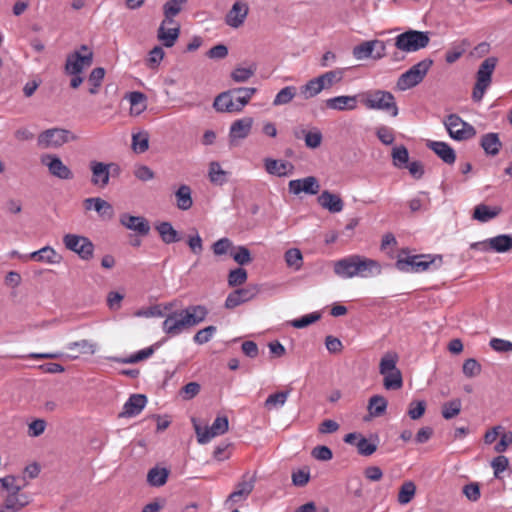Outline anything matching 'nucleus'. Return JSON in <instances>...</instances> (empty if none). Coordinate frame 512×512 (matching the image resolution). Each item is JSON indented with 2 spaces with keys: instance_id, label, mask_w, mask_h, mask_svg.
Instances as JSON below:
<instances>
[{
  "instance_id": "obj_57",
  "label": "nucleus",
  "mask_w": 512,
  "mask_h": 512,
  "mask_svg": "<svg viewBox=\"0 0 512 512\" xmlns=\"http://www.w3.org/2000/svg\"><path fill=\"white\" fill-rule=\"evenodd\" d=\"M233 242L229 238H221L212 245L213 253L216 256H222L232 252Z\"/></svg>"
},
{
  "instance_id": "obj_61",
  "label": "nucleus",
  "mask_w": 512,
  "mask_h": 512,
  "mask_svg": "<svg viewBox=\"0 0 512 512\" xmlns=\"http://www.w3.org/2000/svg\"><path fill=\"white\" fill-rule=\"evenodd\" d=\"M322 133L319 129L314 128L305 134V145L308 148L316 149L318 148L322 143Z\"/></svg>"
},
{
  "instance_id": "obj_3",
  "label": "nucleus",
  "mask_w": 512,
  "mask_h": 512,
  "mask_svg": "<svg viewBox=\"0 0 512 512\" xmlns=\"http://www.w3.org/2000/svg\"><path fill=\"white\" fill-rule=\"evenodd\" d=\"M257 92L254 87H240L220 93L214 100L213 107L222 113H238L249 103Z\"/></svg>"
},
{
  "instance_id": "obj_24",
  "label": "nucleus",
  "mask_w": 512,
  "mask_h": 512,
  "mask_svg": "<svg viewBox=\"0 0 512 512\" xmlns=\"http://www.w3.org/2000/svg\"><path fill=\"white\" fill-rule=\"evenodd\" d=\"M356 95H341L329 98L325 101L326 107L337 111H352L357 108Z\"/></svg>"
},
{
  "instance_id": "obj_17",
  "label": "nucleus",
  "mask_w": 512,
  "mask_h": 512,
  "mask_svg": "<svg viewBox=\"0 0 512 512\" xmlns=\"http://www.w3.org/2000/svg\"><path fill=\"white\" fill-rule=\"evenodd\" d=\"M42 163L48 167L51 175L59 179L70 180L73 178V173L70 168L56 155L43 156Z\"/></svg>"
},
{
  "instance_id": "obj_50",
  "label": "nucleus",
  "mask_w": 512,
  "mask_h": 512,
  "mask_svg": "<svg viewBox=\"0 0 512 512\" xmlns=\"http://www.w3.org/2000/svg\"><path fill=\"white\" fill-rule=\"evenodd\" d=\"M256 72V66L253 64L249 67H236L231 72V78L236 83L247 82Z\"/></svg>"
},
{
  "instance_id": "obj_26",
  "label": "nucleus",
  "mask_w": 512,
  "mask_h": 512,
  "mask_svg": "<svg viewBox=\"0 0 512 512\" xmlns=\"http://www.w3.org/2000/svg\"><path fill=\"white\" fill-rule=\"evenodd\" d=\"M28 503L29 499L25 494L11 492L0 506V512H18L28 505Z\"/></svg>"
},
{
  "instance_id": "obj_28",
  "label": "nucleus",
  "mask_w": 512,
  "mask_h": 512,
  "mask_svg": "<svg viewBox=\"0 0 512 512\" xmlns=\"http://www.w3.org/2000/svg\"><path fill=\"white\" fill-rule=\"evenodd\" d=\"M264 167L268 174L278 177L287 176L293 170V165L288 161L276 160L273 158H266L264 160Z\"/></svg>"
},
{
  "instance_id": "obj_21",
  "label": "nucleus",
  "mask_w": 512,
  "mask_h": 512,
  "mask_svg": "<svg viewBox=\"0 0 512 512\" xmlns=\"http://www.w3.org/2000/svg\"><path fill=\"white\" fill-rule=\"evenodd\" d=\"M89 168L92 173V176H91L92 185L102 188V189L105 188L109 184V181H110L109 169L107 167V163L93 160V161H90Z\"/></svg>"
},
{
  "instance_id": "obj_36",
  "label": "nucleus",
  "mask_w": 512,
  "mask_h": 512,
  "mask_svg": "<svg viewBox=\"0 0 512 512\" xmlns=\"http://www.w3.org/2000/svg\"><path fill=\"white\" fill-rule=\"evenodd\" d=\"M169 471L166 468L154 467L147 474V481L151 486L161 487L168 479Z\"/></svg>"
},
{
  "instance_id": "obj_44",
  "label": "nucleus",
  "mask_w": 512,
  "mask_h": 512,
  "mask_svg": "<svg viewBox=\"0 0 512 512\" xmlns=\"http://www.w3.org/2000/svg\"><path fill=\"white\" fill-rule=\"evenodd\" d=\"M154 351H155V346L153 345V346L144 348V349L130 355L129 357L114 358V360L119 363L133 364V363H137L139 361H142V360H145V359L151 357L153 355Z\"/></svg>"
},
{
  "instance_id": "obj_40",
  "label": "nucleus",
  "mask_w": 512,
  "mask_h": 512,
  "mask_svg": "<svg viewBox=\"0 0 512 512\" xmlns=\"http://www.w3.org/2000/svg\"><path fill=\"white\" fill-rule=\"evenodd\" d=\"M462 401L459 398L452 399L442 405L441 414L444 419L450 420L460 414Z\"/></svg>"
},
{
  "instance_id": "obj_55",
  "label": "nucleus",
  "mask_w": 512,
  "mask_h": 512,
  "mask_svg": "<svg viewBox=\"0 0 512 512\" xmlns=\"http://www.w3.org/2000/svg\"><path fill=\"white\" fill-rule=\"evenodd\" d=\"M352 54L355 59L363 60L367 58H373V51L370 41H364L361 44L353 48Z\"/></svg>"
},
{
  "instance_id": "obj_20",
  "label": "nucleus",
  "mask_w": 512,
  "mask_h": 512,
  "mask_svg": "<svg viewBox=\"0 0 512 512\" xmlns=\"http://www.w3.org/2000/svg\"><path fill=\"white\" fill-rule=\"evenodd\" d=\"M147 397L144 394H132L119 413L120 418H130L139 415L145 408Z\"/></svg>"
},
{
  "instance_id": "obj_43",
  "label": "nucleus",
  "mask_w": 512,
  "mask_h": 512,
  "mask_svg": "<svg viewBox=\"0 0 512 512\" xmlns=\"http://www.w3.org/2000/svg\"><path fill=\"white\" fill-rule=\"evenodd\" d=\"M209 180L215 185H223L227 182V172L221 168V165L214 161L209 165Z\"/></svg>"
},
{
  "instance_id": "obj_10",
  "label": "nucleus",
  "mask_w": 512,
  "mask_h": 512,
  "mask_svg": "<svg viewBox=\"0 0 512 512\" xmlns=\"http://www.w3.org/2000/svg\"><path fill=\"white\" fill-rule=\"evenodd\" d=\"M192 422L200 444L210 442L212 438L226 433L229 428V421L226 416H218L210 427H202L196 418H193Z\"/></svg>"
},
{
  "instance_id": "obj_58",
  "label": "nucleus",
  "mask_w": 512,
  "mask_h": 512,
  "mask_svg": "<svg viewBox=\"0 0 512 512\" xmlns=\"http://www.w3.org/2000/svg\"><path fill=\"white\" fill-rule=\"evenodd\" d=\"M25 484H20L15 476L9 475L4 478H0V488L11 492H20Z\"/></svg>"
},
{
  "instance_id": "obj_52",
  "label": "nucleus",
  "mask_w": 512,
  "mask_h": 512,
  "mask_svg": "<svg viewBox=\"0 0 512 512\" xmlns=\"http://www.w3.org/2000/svg\"><path fill=\"white\" fill-rule=\"evenodd\" d=\"M67 348L69 350L78 349L81 354L93 355L96 352V344L87 339L70 342L68 343Z\"/></svg>"
},
{
  "instance_id": "obj_62",
  "label": "nucleus",
  "mask_w": 512,
  "mask_h": 512,
  "mask_svg": "<svg viewBox=\"0 0 512 512\" xmlns=\"http://www.w3.org/2000/svg\"><path fill=\"white\" fill-rule=\"evenodd\" d=\"M463 373L467 377H474L480 374L481 365L474 358L467 359L463 364Z\"/></svg>"
},
{
  "instance_id": "obj_1",
  "label": "nucleus",
  "mask_w": 512,
  "mask_h": 512,
  "mask_svg": "<svg viewBox=\"0 0 512 512\" xmlns=\"http://www.w3.org/2000/svg\"><path fill=\"white\" fill-rule=\"evenodd\" d=\"M334 273L340 278L347 279L355 276L370 277L381 273L380 264L360 255H350L339 259L333 264Z\"/></svg>"
},
{
  "instance_id": "obj_48",
  "label": "nucleus",
  "mask_w": 512,
  "mask_h": 512,
  "mask_svg": "<svg viewBox=\"0 0 512 512\" xmlns=\"http://www.w3.org/2000/svg\"><path fill=\"white\" fill-rule=\"evenodd\" d=\"M297 89L295 86H286L282 88L273 100L274 106H281L290 103L296 96Z\"/></svg>"
},
{
  "instance_id": "obj_23",
  "label": "nucleus",
  "mask_w": 512,
  "mask_h": 512,
  "mask_svg": "<svg viewBox=\"0 0 512 512\" xmlns=\"http://www.w3.org/2000/svg\"><path fill=\"white\" fill-rule=\"evenodd\" d=\"M427 147L432 150L444 163L452 165L456 160V153L454 149L442 141H428Z\"/></svg>"
},
{
  "instance_id": "obj_34",
  "label": "nucleus",
  "mask_w": 512,
  "mask_h": 512,
  "mask_svg": "<svg viewBox=\"0 0 512 512\" xmlns=\"http://www.w3.org/2000/svg\"><path fill=\"white\" fill-rule=\"evenodd\" d=\"M156 230L165 244H172L181 240L179 233L170 222H161L156 226Z\"/></svg>"
},
{
  "instance_id": "obj_30",
  "label": "nucleus",
  "mask_w": 512,
  "mask_h": 512,
  "mask_svg": "<svg viewBox=\"0 0 512 512\" xmlns=\"http://www.w3.org/2000/svg\"><path fill=\"white\" fill-rule=\"evenodd\" d=\"M180 35V25L175 24L174 27H164L160 25L157 31V38L163 46L170 48L174 46Z\"/></svg>"
},
{
  "instance_id": "obj_4",
  "label": "nucleus",
  "mask_w": 512,
  "mask_h": 512,
  "mask_svg": "<svg viewBox=\"0 0 512 512\" xmlns=\"http://www.w3.org/2000/svg\"><path fill=\"white\" fill-rule=\"evenodd\" d=\"M362 102L366 108L384 111L392 117H396L399 113L395 97L389 91H368L363 94Z\"/></svg>"
},
{
  "instance_id": "obj_31",
  "label": "nucleus",
  "mask_w": 512,
  "mask_h": 512,
  "mask_svg": "<svg viewBox=\"0 0 512 512\" xmlns=\"http://www.w3.org/2000/svg\"><path fill=\"white\" fill-rule=\"evenodd\" d=\"M502 212V208L499 206L490 207L485 204H478L475 206L473 211V219L486 223L496 218Z\"/></svg>"
},
{
  "instance_id": "obj_49",
  "label": "nucleus",
  "mask_w": 512,
  "mask_h": 512,
  "mask_svg": "<svg viewBox=\"0 0 512 512\" xmlns=\"http://www.w3.org/2000/svg\"><path fill=\"white\" fill-rule=\"evenodd\" d=\"M323 90V86L315 77L300 87V94L303 96L304 99H309L317 96Z\"/></svg>"
},
{
  "instance_id": "obj_46",
  "label": "nucleus",
  "mask_w": 512,
  "mask_h": 512,
  "mask_svg": "<svg viewBox=\"0 0 512 512\" xmlns=\"http://www.w3.org/2000/svg\"><path fill=\"white\" fill-rule=\"evenodd\" d=\"M416 493V485L412 481H406L404 482L398 493V502L401 505L408 504L415 496Z\"/></svg>"
},
{
  "instance_id": "obj_16",
  "label": "nucleus",
  "mask_w": 512,
  "mask_h": 512,
  "mask_svg": "<svg viewBox=\"0 0 512 512\" xmlns=\"http://www.w3.org/2000/svg\"><path fill=\"white\" fill-rule=\"evenodd\" d=\"M257 294L258 288L253 285L236 289L228 294L224 306L227 309H234L235 307L252 300Z\"/></svg>"
},
{
  "instance_id": "obj_60",
  "label": "nucleus",
  "mask_w": 512,
  "mask_h": 512,
  "mask_svg": "<svg viewBox=\"0 0 512 512\" xmlns=\"http://www.w3.org/2000/svg\"><path fill=\"white\" fill-rule=\"evenodd\" d=\"M392 158L395 166L402 167L406 165L409 161V153L407 148L404 146L393 148Z\"/></svg>"
},
{
  "instance_id": "obj_13",
  "label": "nucleus",
  "mask_w": 512,
  "mask_h": 512,
  "mask_svg": "<svg viewBox=\"0 0 512 512\" xmlns=\"http://www.w3.org/2000/svg\"><path fill=\"white\" fill-rule=\"evenodd\" d=\"M76 137L66 129L52 128L45 130L38 136V145L42 148L60 147Z\"/></svg>"
},
{
  "instance_id": "obj_7",
  "label": "nucleus",
  "mask_w": 512,
  "mask_h": 512,
  "mask_svg": "<svg viewBox=\"0 0 512 512\" xmlns=\"http://www.w3.org/2000/svg\"><path fill=\"white\" fill-rule=\"evenodd\" d=\"M428 32L409 30L395 38V46L404 52H416L429 44Z\"/></svg>"
},
{
  "instance_id": "obj_18",
  "label": "nucleus",
  "mask_w": 512,
  "mask_h": 512,
  "mask_svg": "<svg viewBox=\"0 0 512 512\" xmlns=\"http://www.w3.org/2000/svg\"><path fill=\"white\" fill-rule=\"evenodd\" d=\"M289 192L295 195L304 192L306 194L315 195L320 190V184L316 177L308 176L302 179L291 180L288 183Z\"/></svg>"
},
{
  "instance_id": "obj_29",
  "label": "nucleus",
  "mask_w": 512,
  "mask_h": 512,
  "mask_svg": "<svg viewBox=\"0 0 512 512\" xmlns=\"http://www.w3.org/2000/svg\"><path fill=\"white\" fill-rule=\"evenodd\" d=\"M28 258L49 264H59L62 260L61 255L51 246H45L38 251L30 253Z\"/></svg>"
},
{
  "instance_id": "obj_22",
  "label": "nucleus",
  "mask_w": 512,
  "mask_h": 512,
  "mask_svg": "<svg viewBox=\"0 0 512 512\" xmlns=\"http://www.w3.org/2000/svg\"><path fill=\"white\" fill-rule=\"evenodd\" d=\"M120 223L125 228L137 232L139 235H147L150 231L149 222L142 216H132L124 213L120 216Z\"/></svg>"
},
{
  "instance_id": "obj_53",
  "label": "nucleus",
  "mask_w": 512,
  "mask_h": 512,
  "mask_svg": "<svg viewBox=\"0 0 512 512\" xmlns=\"http://www.w3.org/2000/svg\"><path fill=\"white\" fill-rule=\"evenodd\" d=\"M321 318V314L319 312H313L310 314L303 315L300 318L294 319L290 322L291 326L297 329L305 328L315 322H317Z\"/></svg>"
},
{
  "instance_id": "obj_56",
  "label": "nucleus",
  "mask_w": 512,
  "mask_h": 512,
  "mask_svg": "<svg viewBox=\"0 0 512 512\" xmlns=\"http://www.w3.org/2000/svg\"><path fill=\"white\" fill-rule=\"evenodd\" d=\"M230 255L239 265H247L252 262L250 251L245 246H238L234 252H230Z\"/></svg>"
},
{
  "instance_id": "obj_5",
  "label": "nucleus",
  "mask_w": 512,
  "mask_h": 512,
  "mask_svg": "<svg viewBox=\"0 0 512 512\" xmlns=\"http://www.w3.org/2000/svg\"><path fill=\"white\" fill-rule=\"evenodd\" d=\"M442 264L441 256H431V255H412L401 257L399 256L396 261V268L402 272H423L428 270L431 267L439 268Z\"/></svg>"
},
{
  "instance_id": "obj_9",
  "label": "nucleus",
  "mask_w": 512,
  "mask_h": 512,
  "mask_svg": "<svg viewBox=\"0 0 512 512\" xmlns=\"http://www.w3.org/2000/svg\"><path fill=\"white\" fill-rule=\"evenodd\" d=\"M497 59L495 57L486 58L477 71V80L472 92V98L475 102H480L486 89L491 83L492 73L496 67Z\"/></svg>"
},
{
  "instance_id": "obj_51",
  "label": "nucleus",
  "mask_w": 512,
  "mask_h": 512,
  "mask_svg": "<svg viewBox=\"0 0 512 512\" xmlns=\"http://www.w3.org/2000/svg\"><path fill=\"white\" fill-rule=\"evenodd\" d=\"M289 393H290L289 391H281V392H277V393L269 395L264 402V406L268 410H271L273 408H280V407L284 406V404L286 403V401L288 399Z\"/></svg>"
},
{
  "instance_id": "obj_33",
  "label": "nucleus",
  "mask_w": 512,
  "mask_h": 512,
  "mask_svg": "<svg viewBox=\"0 0 512 512\" xmlns=\"http://www.w3.org/2000/svg\"><path fill=\"white\" fill-rule=\"evenodd\" d=\"M176 206L178 209L186 211L189 210L193 205L192 190L186 185L182 184L175 192Z\"/></svg>"
},
{
  "instance_id": "obj_19",
  "label": "nucleus",
  "mask_w": 512,
  "mask_h": 512,
  "mask_svg": "<svg viewBox=\"0 0 512 512\" xmlns=\"http://www.w3.org/2000/svg\"><path fill=\"white\" fill-rule=\"evenodd\" d=\"M85 210H94L98 213L99 217L103 220H111L114 216L113 206L106 200L100 197H90L83 201Z\"/></svg>"
},
{
  "instance_id": "obj_37",
  "label": "nucleus",
  "mask_w": 512,
  "mask_h": 512,
  "mask_svg": "<svg viewBox=\"0 0 512 512\" xmlns=\"http://www.w3.org/2000/svg\"><path fill=\"white\" fill-rule=\"evenodd\" d=\"M344 74L343 69H335L321 74L316 77L319 83L323 86V89L331 88L335 83H338L342 80Z\"/></svg>"
},
{
  "instance_id": "obj_15",
  "label": "nucleus",
  "mask_w": 512,
  "mask_h": 512,
  "mask_svg": "<svg viewBox=\"0 0 512 512\" xmlns=\"http://www.w3.org/2000/svg\"><path fill=\"white\" fill-rule=\"evenodd\" d=\"M248 13L249 5L243 1H236L225 16V23L229 27L237 29L244 24Z\"/></svg>"
},
{
  "instance_id": "obj_59",
  "label": "nucleus",
  "mask_w": 512,
  "mask_h": 512,
  "mask_svg": "<svg viewBox=\"0 0 512 512\" xmlns=\"http://www.w3.org/2000/svg\"><path fill=\"white\" fill-rule=\"evenodd\" d=\"M426 411V402L423 400L420 401H412L408 407V416L412 420L420 419Z\"/></svg>"
},
{
  "instance_id": "obj_38",
  "label": "nucleus",
  "mask_w": 512,
  "mask_h": 512,
  "mask_svg": "<svg viewBox=\"0 0 512 512\" xmlns=\"http://www.w3.org/2000/svg\"><path fill=\"white\" fill-rule=\"evenodd\" d=\"M398 362V355L394 352H387L383 355L379 363V373L386 375L388 372L398 370L396 364Z\"/></svg>"
},
{
  "instance_id": "obj_11",
  "label": "nucleus",
  "mask_w": 512,
  "mask_h": 512,
  "mask_svg": "<svg viewBox=\"0 0 512 512\" xmlns=\"http://www.w3.org/2000/svg\"><path fill=\"white\" fill-rule=\"evenodd\" d=\"M444 125L449 136L457 141L468 140L476 135L475 128L457 114L448 115L444 120Z\"/></svg>"
},
{
  "instance_id": "obj_63",
  "label": "nucleus",
  "mask_w": 512,
  "mask_h": 512,
  "mask_svg": "<svg viewBox=\"0 0 512 512\" xmlns=\"http://www.w3.org/2000/svg\"><path fill=\"white\" fill-rule=\"evenodd\" d=\"M489 345L494 351L499 353L512 352V342L505 339L492 338Z\"/></svg>"
},
{
  "instance_id": "obj_35",
  "label": "nucleus",
  "mask_w": 512,
  "mask_h": 512,
  "mask_svg": "<svg viewBox=\"0 0 512 512\" xmlns=\"http://www.w3.org/2000/svg\"><path fill=\"white\" fill-rule=\"evenodd\" d=\"M485 243H487L493 251L504 253L512 248V237L507 234H502L488 239Z\"/></svg>"
},
{
  "instance_id": "obj_27",
  "label": "nucleus",
  "mask_w": 512,
  "mask_h": 512,
  "mask_svg": "<svg viewBox=\"0 0 512 512\" xmlns=\"http://www.w3.org/2000/svg\"><path fill=\"white\" fill-rule=\"evenodd\" d=\"M317 200L322 208L327 209L331 213H339L343 210L344 207V203L341 197L337 194L331 193L328 190H324L318 196Z\"/></svg>"
},
{
  "instance_id": "obj_8",
  "label": "nucleus",
  "mask_w": 512,
  "mask_h": 512,
  "mask_svg": "<svg viewBox=\"0 0 512 512\" xmlns=\"http://www.w3.org/2000/svg\"><path fill=\"white\" fill-rule=\"evenodd\" d=\"M63 244L67 250L77 254L84 261L93 258L95 246L86 236L67 233L63 236Z\"/></svg>"
},
{
  "instance_id": "obj_12",
  "label": "nucleus",
  "mask_w": 512,
  "mask_h": 512,
  "mask_svg": "<svg viewBox=\"0 0 512 512\" xmlns=\"http://www.w3.org/2000/svg\"><path fill=\"white\" fill-rule=\"evenodd\" d=\"M93 52L91 49L82 45L79 50L69 54L65 63L66 74H81L85 68L92 65Z\"/></svg>"
},
{
  "instance_id": "obj_14",
  "label": "nucleus",
  "mask_w": 512,
  "mask_h": 512,
  "mask_svg": "<svg viewBox=\"0 0 512 512\" xmlns=\"http://www.w3.org/2000/svg\"><path fill=\"white\" fill-rule=\"evenodd\" d=\"M253 123L252 117H243L235 120L229 129L230 145L235 146L240 140L247 138L251 133Z\"/></svg>"
},
{
  "instance_id": "obj_39",
  "label": "nucleus",
  "mask_w": 512,
  "mask_h": 512,
  "mask_svg": "<svg viewBox=\"0 0 512 512\" xmlns=\"http://www.w3.org/2000/svg\"><path fill=\"white\" fill-rule=\"evenodd\" d=\"M149 148V133L147 131H139L132 134V149L135 153H144Z\"/></svg>"
},
{
  "instance_id": "obj_25",
  "label": "nucleus",
  "mask_w": 512,
  "mask_h": 512,
  "mask_svg": "<svg viewBox=\"0 0 512 512\" xmlns=\"http://www.w3.org/2000/svg\"><path fill=\"white\" fill-rule=\"evenodd\" d=\"M255 478L248 477V474L243 476V480L236 485L235 490L229 495L227 502L236 503L241 499H246L254 489Z\"/></svg>"
},
{
  "instance_id": "obj_45",
  "label": "nucleus",
  "mask_w": 512,
  "mask_h": 512,
  "mask_svg": "<svg viewBox=\"0 0 512 512\" xmlns=\"http://www.w3.org/2000/svg\"><path fill=\"white\" fill-rule=\"evenodd\" d=\"M284 259L288 267L295 271L301 269L303 265V256L298 248H290L284 254Z\"/></svg>"
},
{
  "instance_id": "obj_2",
  "label": "nucleus",
  "mask_w": 512,
  "mask_h": 512,
  "mask_svg": "<svg viewBox=\"0 0 512 512\" xmlns=\"http://www.w3.org/2000/svg\"><path fill=\"white\" fill-rule=\"evenodd\" d=\"M207 309L204 306H190L184 310L167 315L162 324L163 331L171 336L180 334L184 329L204 321Z\"/></svg>"
},
{
  "instance_id": "obj_64",
  "label": "nucleus",
  "mask_w": 512,
  "mask_h": 512,
  "mask_svg": "<svg viewBox=\"0 0 512 512\" xmlns=\"http://www.w3.org/2000/svg\"><path fill=\"white\" fill-rule=\"evenodd\" d=\"M133 174L138 180L143 182L150 181L155 177L154 171L147 165L136 166Z\"/></svg>"
},
{
  "instance_id": "obj_32",
  "label": "nucleus",
  "mask_w": 512,
  "mask_h": 512,
  "mask_svg": "<svg viewBox=\"0 0 512 512\" xmlns=\"http://www.w3.org/2000/svg\"><path fill=\"white\" fill-rule=\"evenodd\" d=\"M480 146L487 155L496 156L502 148V143L497 133L490 132L481 137Z\"/></svg>"
},
{
  "instance_id": "obj_41",
  "label": "nucleus",
  "mask_w": 512,
  "mask_h": 512,
  "mask_svg": "<svg viewBox=\"0 0 512 512\" xmlns=\"http://www.w3.org/2000/svg\"><path fill=\"white\" fill-rule=\"evenodd\" d=\"M105 76V69L102 67H96L94 68L89 77H88V84H89V93L94 95L97 94L99 91V88L102 84V81Z\"/></svg>"
},
{
  "instance_id": "obj_54",
  "label": "nucleus",
  "mask_w": 512,
  "mask_h": 512,
  "mask_svg": "<svg viewBox=\"0 0 512 512\" xmlns=\"http://www.w3.org/2000/svg\"><path fill=\"white\" fill-rule=\"evenodd\" d=\"M247 271L244 268H236L228 274V285L236 287L244 284L247 281Z\"/></svg>"
},
{
  "instance_id": "obj_47",
  "label": "nucleus",
  "mask_w": 512,
  "mask_h": 512,
  "mask_svg": "<svg viewBox=\"0 0 512 512\" xmlns=\"http://www.w3.org/2000/svg\"><path fill=\"white\" fill-rule=\"evenodd\" d=\"M382 376L383 385L387 390H398L403 386L402 373L399 369Z\"/></svg>"
},
{
  "instance_id": "obj_6",
  "label": "nucleus",
  "mask_w": 512,
  "mask_h": 512,
  "mask_svg": "<svg viewBox=\"0 0 512 512\" xmlns=\"http://www.w3.org/2000/svg\"><path fill=\"white\" fill-rule=\"evenodd\" d=\"M433 61L429 58L413 65L409 70L401 74L398 78L396 87L400 91H406L421 83L431 68Z\"/></svg>"
},
{
  "instance_id": "obj_42",
  "label": "nucleus",
  "mask_w": 512,
  "mask_h": 512,
  "mask_svg": "<svg viewBox=\"0 0 512 512\" xmlns=\"http://www.w3.org/2000/svg\"><path fill=\"white\" fill-rule=\"evenodd\" d=\"M387 400L380 395H374L369 399L368 410L371 416H381L387 408Z\"/></svg>"
}]
</instances>
